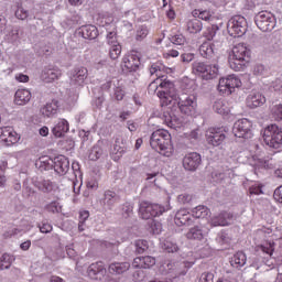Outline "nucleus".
Listing matches in <instances>:
<instances>
[{"label":"nucleus","instance_id":"obj_46","mask_svg":"<svg viewBox=\"0 0 282 282\" xmlns=\"http://www.w3.org/2000/svg\"><path fill=\"white\" fill-rule=\"evenodd\" d=\"M87 272L90 279H98V274L102 272V267L98 265V263H93L88 267Z\"/></svg>","mask_w":282,"mask_h":282},{"label":"nucleus","instance_id":"obj_43","mask_svg":"<svg viewBox=\"0 0 282 282\" xmlns=\"http://www.w3.org/2000/svg\"><path fill=\"white\" fill-rule=\"evenodd\" d=\"M134 248L137 254H144L149 250V241L142 239L135 240Z\"/></svg>","mask_w":282,"mask_h":282},{"label":"nucleus","instance_id":"obj_47","mask_svg":"<svg viewBox=\"0 0 282 282\" xmlns=\"http://www.w3.org/2000/svg\"><path fill=\"white\" fill-rule=\"evenodd\" d=\"M102 153H104V151L100 149V147L95 145L90 150V153H89L88 158L93 162H96V160H100V158H102Z\"/></svg>","mask_w":282,"mask_h":282},{"label":"nucleus","instance_id":"obj_25","mask_svg":"<svg viewBox=\"0 0 282 282\" xmlns=\"http://www.w3.org/2000/svg\"><path fill=\"white\" fill-rule=\"evenodd\" d=\"M67 131H69V122H67L65 119H59L52 129V133L55 135V138H63Z\"/></svg>","mask_w":282,"mask_h":282},{"label":"nucleus","instance_id":"obj_5","mask_svg":"<svg viewBox=\"0 0 282 282\" xmlns=\"http://www.w3.org/2000/svg\"><path fill=\"white\" fill-rule=\"evenodd\" d=\"M228 34L235 39L243 36L248 32V22L241 15L232 17L227 23Z\"/></svg>","mask_w":282,"mask_h":282},{"label":"nucleus","instance_id":"obj_4","mask_svg":"<svg viewBox=\"0 0 282 282\" xmlns=\"http://www.w3.org/2000/svg\"><path fill=\"white\" fill-rule=\"evenodd\" d=\"M169 208L161 206L160 204H151L149 202H141L139 206V215L141 219H153V217H160L164 215Z\"/></svg>","mask_w":282,"mask_h":282},{"label":"nucleus","instance_id":"obj_15","mask_svg":"<svg viewBox=\"0 0 282 282\" xmlns=\"http://www.w3.org/2000/svg\"><path fill=\"white\" fill-rule=\"evenodd\" d=\"M174 221L176 226H193V215L186 209L176 212Z\"/></svg>","mask_w":282,"mask_h":282},{"label":"nucleus","instance_id":"obj_44","mask_svg":"<svg viewBox=\"0 0 282 282\" xmlns=\"http://www.w3.org/2000/svg\"><path fill=\"white\" fill-rule=\"evenodd\" d=\"M272 118L276 120V122H281L282 120V104L273 105L270 109Z\"/></svg>","mask_w":282,"mask_h":282},{"label":"nucleus","instance_id":"obj_48","mask_svg":"<svg viewBox=\"0 0 282 282\" xmlns=\"http://www.w3.org/2000/svg\"><path fill=\"white\" fill-rule=\"evenodd\" d=\"M21 140V137L17 131L11 130V133L8 135L7 140L4 141L7 147H12V144H17Z\"/></svg>","mask_w":282,"mask_h":282},{"label":"nucleus","instance_id":"obj_3","mask_svg":"<svg viewBox=\"0 0 282 282\" xmlns=\"http://www.w3.org/2000/svg\"><path fill=\"white\" fill-rule=\"evenodd\" d=\"M263 140L270 149H281L282 129L276 124H270L263 130Z\"/></svg>","mask_w":282,"mask_h":282},{"label":"nucleus","instance_id":"obj_6","mask_svg":"<svg viewBox=\"0 0 282 282\" xmlns=\"http://www.w3.org/2000/svg\"><path fill=\"white\" fill-rule=\"evenodd\" d=\"M254 23L261 32H272V30L276 28V18L271 12L260 11L254 17Z\"/></svg>","mask_w":282,"mask_h":282},{"label":"nucleus","instance_id":"obj_41","mask_svg":"<svg viewBox=\"0 0 282 282\" xmlns=\"http://www.w3.org/2000/svg\"><path fill=\"white\" fill-rule=\"evenodd\" d=\"M256 252H263L264 254L272 257V253L274 252V242H265L264 245L257 246Z\"/></svg>","mask_w":282,"mask_h":282},{"label":"nucleus","instance_id":"obj_13","mask_svg":"<svg viewBox=\"0 0 282 282\" xmlns=\"http://www.w3.org/2000/svg\"><path fill=\"white\" fill-rule=\"evenodd\" d=\"M195 107H197V98H195V96L193 95L184 96L178 100V109L182 113H185L186 116H189Z\"/></svg>","mask_w":282,"mask_h":282},{"label":"nucleus","instance_id":"obj_23","mask_svg":"<svg viewBox=\"0 0 282 282\" xmlns=\"http://www.w3.org/2000/svg\"><path fill=\"white\" fill-rule=\"evenodd\" d=\"M219 76V64H207L205 66V72L203 73V77H200L203 80H214V78H217Z\"/></svg>","mask_w":282,"mask_h":282},{"label":"nucleus","instance_id":"obj_1","mask_svg":"<svg viewBox=\"0 0 282 282\" xmlns=\"http://www.w3.org/2000/svg\"><path fill=\"white\" fill-rule=\"evenodd\" d=\"M150 74L151 76L155 74V76L161 80L159 87H161L162 90H159L156 96L163 100V105H171V102L177 98V93H175V84H173V82L169 79L166 75H162V70L156 64H153L150 67Z\"/></svg>","mask_w":282,"mask_h":282},{"label":"nucleus","instance_id":"obj_10","mask_svg":"<svg viewBox=\"0 0 282 282\" xmlns=\"http://www.w3.org/2000/svg\"><path fill=\"white\" fill-rule=\"evenodd\" d=\"M140 56L137 54H130L122 58L121 69L126 74H129V72H138V69H140Z\"/></svg>","mask_w":282,"mask_h":282},{"label":"nucleus","instance_id":"obj_38","mask_svg":"<svg viewBox=\"0 0 282 282\" xmlns=\"http://www.w3.org/2000/svg\"><path fill=\"white\" fill-rule=\"evenodd\" d=\"M39 191L42 193H52L56 188V184L50 180H43L37 184Z\"/></svg>","mask_w":282,"mask_h":282},{"label":"nucleus","instance_id":"obj_18","mask_svg":"<svg viewBox=\"0 0 282 282\" xmlns=\"http://www.w3.org/2000/svg\"><path fill=\"white\" fill-rule=\"evenodd\" d=\"M232 55L234 58H241L242 61H247L250 63V50L248 48V46H246V44L243 43H239L236 44L232 47Z\"/></svg>","mask_w":282,"mask_h":282},{"label":"nucleus","instance_id":"obj_61","mask_svg":"<svg viewBox=\"0 0 282 282\" xmlns=\"http://www.w3.org/2000/svg\"><path fill=\"white\" fill-rule=\"evenodd\" d=\"M39 229H40V232L47 235L52 232L53 227L48 223H42V225H39Z\"/></svg>","mask_w":282,"mask_h":282},{"label":"nucleus","instance_id":"obj_33","mask_svg":"<svg viewBox=\"0 0 282 282\" xmlns=\"http://www.w3.org/2000/svg\"><path fill=\"white\" fill-rule=\"evenodd\" d=\"M186 239L202 241V239H204V231L199 228V226H195L187 231Z\"/></svg>","mask_w":282,"mask_h":282},{"label":"nucleus","instance_id":"obj_64","mask_svg":"<svg viewBox=\"0 0 282 282\" xmlns=\"http://www.w3.org/2000/svg\"><path fill=\"white\" fill-rule=\"evenodd\" d=\"M115 98H116V100H123L124 90H122V88H120V87L115 88Z\"/></svg>","mask_w":282,"mask_h":282},{"label":"nucleus","instance_id":"obj_32","mask_svg":"<svg viewBox=\"0 0 282 282\" xmlns=\"http://www.w3.org/2000/svg\"><path fill=\"white\" fill-rule=\"evenodd\" d=\"M202 30H204V24L199 19L194 18L187 22V32H189V34H199Z\"/></svg>","mask_w":282,"mask_h":282},{"label":"nucleus","instance_id":"obj_28","mask_svg":"<svg viewBox=\"0 0 282 282\" xmlns=\"http://www.w3.org/2000/svg\"><path fill=\"white\" fill-rule=\"evenodd\" d=\"M248 63L250 62L232 55L229 56V67L230 69H234V72H243L246 67H248Z\"/></svg>","mask_w":282,"mask_h":282},{"label":"nucleus","instance_id":"obj_56","mask_svg":"<svg viewBox=\"0 0 282 282\" xmlns=\"http://www.w3.org/2000/svg\"><path fill=\"white\" fill-rule=\"evenodd\" d=\"M148 35H149V30L147 29V26H140L137 30L135 40L137 41H144V39H147Z\"/></svg>","mask_w":282,"mask_h":282},{"label":"nucleus","instance_id":"obj_14","mask_svg":"<svg viewBox=\"0 0 282 282\" xmlns=\"http://www.w3.org/2000/svg\"><path fill=\"white\" fill-rule=\"evenodd\" d=\"M53 169L57 175H67L69 171V159L65 155L55 156Z\"/></svg>","mask_w":282,"mask_h":282},{"label":"nucleus","instance_id":"obj_50","mask_svg":"<svg viewBox=\"0 0 282 282\" xmlns=\"http://www.w3.org/2000/svg\"><path fill=\"white\" fill-rule=\"evenodd\" d=\"M120 54H122V46H120V44H113L109 51L110 58L116 61Z\"/></svg>","mask_w":282,"mask_h":282},{"label":"nucleus","instance_id":"obj_57","mask_svg":"<svg viewBox=\"0 0 282 282\" xmlns=\"http://www.w3.org/2000/svg\"><path fill=\"white\" fill-rule=\"evenodd\" d=\"M12 128L10 127H1L0 128V142H6L8 140V137L12 132Z\"/></svg>","mask_w":282,"mask_h":282},{"label":"nucleus","instance_id":"obj_20","mask_svg":"<svg viewBox=\"0 0 282 282\" xmlns=\"http://www.w3.org/2000/svg\"><path fill=\"white\" fill-rule=\"evenodd\" d=\"M61 69L54 67H45L42 70L41 78L44 83H54V80H58V77L62 76Z\"/></svg>","mask_w":282,"mask_h":282},{"label":"nucleus","instance_id":"obj_49","mask_svg":"<svg viewBox=\"0 0 282 282\" xmlns=\"http://www.w3.org/2000/svg\"><path fill=\"white\" fill-rule=\"evenodd\" d=\"M45 210H47V213L56 214L61 213V210H63V207L61 206V203L53 200L45 206Z\"/></svg>","mask_w":282,"mask_h":282},{"label":"nucleus","instance_id":"obj_19","mask_svg":"<svg viewBox=\"0 0 282 282\" xmlns=\"http://www.w3.org/2000/svg\"><path fill=\"white\" fill-rule=\"evenodd\" d=\"M132 265L134 268L149 270V269L153 268V265H155V258H153L151 256L138 257V258H134Z\"/></svg>","mask_w":282,"mask_h":282},{"label":"nucleus","instance_id":"obj_31","mask_svg":"<svg viewBox=\"0 0 282 282\" xmlns=\"http://www.w3.org/2000/svg\"><path fill=\"white\" fill-rule=\"evenodd\" d=\"M210 215V209L204 205L196 206L192 209V219H205Z\"/></svg>","mask_w":282,"mask_h":282},{"label":"nucleus","instance_id":"obj_37","mask_svg":"<svg viewBox=\"0 0 282 282\" xmlns=\"http://www.w3.org/2000/svg\"><path fill=\"white\" fill-rule=\"evenodd\" d=\"M213 109L216 113H219L220 116H228V113H230V108H228L226 101L224 100L215 101Z\"/></svg>","mask_w":282,"mask_h":282},{"label":"nucleus","instance_id":"obj_16","mask_svg":"<svg viewBox=\"0 0 282 282\" xmlns=\"http://www.w3.org/2000/svg\"><path fill=\"white\" fill-rule=\"evenodd\" d=\"M265 105V96L261 93H252L247 97V107L249 109H257Z\"/></svg>","mask_w":282,"mask_h":282},{"label":"nucleus","instance_id":"obj_22","mask_svg":"<svg viewBox=\"0 0 282 282\" xmlns=\"http://www.w3.org/2000/svg\"><path fill=\"white\" fill-rule=\"evenodd\" d=\"M232 221V214L223 212L218 216H214L210 220L212 226H229Z\"/></svg>","mask_w":282,"mask_h":282},{"label":"nucleus","instance_id":"obj_59","mask_svg":"<svg viewBox=\"0 0 282 282\" xmlns=\"http://www.w3.org/2000/svg\"><path fill=\"white\" fill-rule=\"evenodd\" d=\"M171 43H173L174 45H184V43H186V39L182 34L174 35L171 37Z\"/></svg>","mask_w":282,"mask_h":282},{"label":"nucleus","instance_id":"obj_39","mask_svg":"<svg viewBox=\"0 0 282 282\" xmlns=\"http://www.w3.org/2000/svg\"><path fill=\"white\" fill-rule=\"evenodd\" d=\"M39 162L42 171H52V169H54V159H51L50 156H42Z\"/></svg>","mask_w":282,"mask_h":282},{"label":"nucleus","instance_id":"obj_42","mask_svg":"<svg viewBox=\"0 0 282 282\" xmlns=\"http://www.w3.org/2000/svg\"><path fill=\"white\" fill-rule=\"evenodd\" d=\"M14 258L8 253H3L0 258V270H10Z\"/></svg>","mask_w":282,"mask_h":282},{"label":"nucleus","instance_id":"obj_58","mask_svg":"<svg viewBox=\"0 0 282 282\" xmlns=\"http://www.w3.org/2000/svg\"><path fill=\"white\" fill-rule=\"evenodd\" d=\"M180 204H191L193 202V195L184 193L177 196Z\"/></svg>","mask_w":282,"mask_h":282},{"label":"nucleus","instance_id":"obj_2","mask_svg":"<svg viewBox=\"0 0 282 282\" xmlns=\"http://www.w3.org/2000/svg\"><path fill=\"white\" fill-rule=\"evenodd\" d=\"M150 145L154 151L164 158L173 155V144H171V133L164 129L154 131L150 137Z\"/></svg>","mask_w":282,"mask_h":282},{"label":"nucleus","instance_id":"obj_54","mask_svg":"<svg viewBox=\"0 0 282 282\" xmlns=\"http://www.w3.org/2000/svg\"><path fill=\"white\" fill-rule=\"evenodd\" d=\"M150 231L152 232V235H160V232H162V223L158 220H151Z\"/></svg>","mask_w":282,"mask_h":282},{"label":"nucleus","instance_id":"obj_12","mask_svg":"<svg viewBox=\"0 0 282 282\" xmlns=\"http://www.w3.org/2000/svg\"><path fill=\"white\" fill-rule=\"evenodd\" d=\"M206 140L208 144H212V147H220V144H224V141L226 140V133L224 132V129L213 128L207 132Z\"/></svg>","mask_w":282,"mask_h":282},{"label":"nucleus","instance_id":"obj_7","mask_svg":"<svg viewBox=\"0 0 282 282\" xmlns=\"http://www.w3.org/2000/svg\"><path fill=\"white\" fill-rule=\"evenodd\" d=\"M232 133L236 138L250 140L252 138V121L249 119H239L234 123Z\"/></svg>","mask_w":282,"mask_h":282},{"label":"nucleus","instance_id":"obj_53","mask_svg":"<svg viewBox=\"0 0 282 282\" xmlns=\"http://www.w3.org/2000/svg\"><path fill=\"white\" fill-rule=\"evenodd\" d=\"M217 30H219L217 25H212L207 28V31L204 33V36L207 39V41H213V39H215V36L217 35Z\"/></svg>","mask_w":282,"mask_h":282},{"label":"nucleus","instance_id":"obj_24","mask_svg":"<svg viewBox=\"0 0 282 282\" xmlns=\"http://www.w3.org/2000/svg\"><path fill=\"white\" fill-rule=\"evenodd\" d=\"M131 268L129 262H112L108 267L109 274H124Z\"/></svg>","mask_w":282,"mask_h":282},{"label":"nucleus","instance_id":"obj_11","mask_svg":"<svg viewBox=\"0 0 282 282\" xmlns=\"http://www.w3.org/2000/svg\"><path fill=\"white\" fill-rule=\"evenodd\" d=\"M87 76H89V70L86 67H76L70 72V85L75 87H83L85 80H87Z\"/></svg>","mask_w":282,"mask_h":282},{"label":"nucleus","instance_id":"obj_34","mask_svg":"<svg viewBox=\"0 0 282 282\" xmlns=\"http://www.w3.org/2000/svg\"><path fill=\"white\" fill-rule=\"evenodd\" d=\"M4 34V39L9 41V43H17L19 41V28L15 26H7V31Z\"/></svg>","mask_w":282,"mask_h":282},{"label":"nucleus","instance_id":"obj_62","mask_svg":"<svg viewBox=\"0 0 282 282\" xmlns=\"http://www.w3.org/2000/svg\"><path fill=\"white\" fill-rule=\"evenodd\" d=\"M273 198L275 199V202L282 204V185L275 188L273 193Z\"/></svg>","mask_w":282,"mask_h":282},{"label":"nucleus","instance_id":"obj_9","mask_svg":"<svg viewBox=\"0 0 282 282\" xmlns=\"http://www.w3.org/2000/svg\"><path fill=\"white\" fill-rule=\"evenodd\" d=\"M202 166V154L189 152L183 158V169L195 173Z\"/></svg>","mask_w":282,"mask_h":282},{"label":"nucleus","instance_id":"obj_51","mask_svg":"<svg viewBox=\"0 0 282 282\" xmlns=\"http://www.w3.org/2000/svg\"><path fill=\"white\" fill-rule=\"evenodd\" d=\"M163 250H165V252H177L180 250V247L177 246V243L173 242V241H164L163 246H162Z\"/></svg>","mask_w":282,"mask_h":282},{"label":"nucleus","instance_id":"obj_40","mask_svg":"<svg viewBox=\"0 0 282 282\" xmlns=\"http://www.w3.org/2000/svg\"><path fill=\"white\" fill-rule=\"evenodd\" d=\"M192 17L194 19H202V21H210V17L213 15L208 10L195 9L192 11Z\"/></svg>","mask_w":282,"mask_h":282},{"label":"nucleus","instance_id":"obj_52","mask_svg":"<svg viewBox=\"0 0 282 282\" xmlns=\"http://www.w3.org/2000/svg\"><path fill=\"white\" fill-rule=\"evenodd\" d=\"M212 180L213 182H216V184H221V182L226 180V173L215 170L212 172Z\"/></svg>","mask_w":282,"mask_h":282},{"label":"nucleus","instance_id":"obj_60","mask_svg":"<svg viewBox=\"0 0 282 282\" xmlns=\"http://www.w3.org/2000/svg\"><path fill=\"white\" fill-rule=\"evenodd\" d=\"M214 279H215V274L210 272H204L199 278V282H213Z\"/></svg>","mask_w":282,"mask_h":282},{"label":"nucleus","instance_id":"obj_27","mask_svg":"<svg viewBox=\"0 0 282 282\" xmlns=\"http://www.w3.org/2000/svg\"><path fill=\"white\" fill-rule=\"evenodd\" d=\"M32 99V93H30V90L28 89H18L15 91V96H14V102L15 105H28V102H30V100Z\"/></svg>","mask_w":282,"mask_h":282},{"label":"nucleus","instance_id":"obj_36","mask_svg":"<svg viewBox=\"0 0 282 282\" xmlns=\"http://www.w3.org/2000/svg\"><path fill=\"white\" fill-rule=\"evenodd\" d=\"M208 63L195 61L192 64V73L195 76H198V78H202L204 76V72H206V65Z\"/></svg>","mask_w":282,"mask_h":282},{"label":"nucleus","instance_id":"obj_17","mask_svg":"<svg viewBox=\"0 0 282 282\" xmlns=\"http://www.w3.org/2000/svg\"><path fill=\"white\" fill-rule=\"evenodd\" d=\"M58 107H59L58 100L53 99L52 101L47 102L40 109V113L44 118H54V116L58 113Z\"/></svg>","mask_w":282,"mask_h":282},{"label":"nucleus","instance_id":"obj_8","mask_svg":"<svg viewBox=\"0 0 282 282\" xmlns=\"http://www.w3.org/2000/svg\"><path fill=\"white\" fill-rule=\"evenodd\" d=\"M239 87H241V79L235 75H229L227 78L219 79L218 91L224 96H230Z\"/></svg>","mask_w":282,"mask_h":282},{"label":"nucleus","instance_id":"obj_29","mask_svg":"<svg viewBox=\"0 0 282 282\" xmlns=\"http://www.w3.org/2000/svg\"><path fill=\"white\" fill-rule=\"evenodd\" d=\"M246 261H248L246 253L238 251L234 257H231L230 265L231 268H236V270H241V268L246 265Z\"/></svg>","mask_w":282,"mask_h":282},{"label":"nucleus","instance_id":"obj_55","mask_svg":"<svg viewBox=\"0 0 282 282\" xmlns=\"http://www.w3.org/2000/svg\"><path fill=\"white\" fill-rule=\"evenodd\" d=\"M15 17L20 21H25V19H28L30 17V12L28 10H25L23 7H18V9L15 11Z\"/></svg>","mask_w":282,"mask_h":282},{"label":"nucleus","instance_id":"obj_35","mask_svg":"<svg viewBox=\"0 0 282 282\" xmlns=\"http://www.w3.org/2000/svg\"><path fill=\"white\" fill-rule=\"evenodd\" d=\"M128 149L129 147H127V143H124V139L118 138L115 141L113 152L119 154L117 158H122L123 153H127Z\"/></svg>","mask_w":282,"mask_h":282},{"label":"nucleus","instance_id":"obj_30","mask_svg":"<svg viewBox=\"0 0 282 282\" xmlns=\"http://www.w3.org/2000/svg\"><path fill=\"white\" fill-rule=\"evenodd\" d=\"M199 54L203 58L207 61H213L215 58V50L213 48V44L205 42L199 46Z\"/></svg>","mask_w":282,"mask_h":282},{"label":"nucleus","instance_id":"obj_45","mask_svg":"<svg viewBox=\"0 0 282 282\" xmlns=\"http://www.w3.org/2000/svg\"><path fill=\"white\" fill-rule=\"evenodd\" d=\"M121 217H123V219L133 217V205L131 203H126L122 205Z\"/></svg>","mask_w":282,"mask_h":282},{"label":"nucleus","instance_id":"obj_21","mask_svg":"<svg viewBox=\"0 0 282 282\" xmlns=\"http://www.w3.org/2000/svg\"><path fill=\"white\" fill-rule=\"evenodd\" d=\"M120 202V196L113 191L107 189L104 193V208H107L108 210H111L116 204Z\"/></svg>","mask_w":282,"mask_h":282},{"label":"nucleus","instance_id":"obj_63","mask_svg":"<svg viewBox=\"0 0 282 282\" xmlns=\"http://www.w3.org/2000/svg\"><path fill=\"white\" fill-rule=\"evenodd\" d=\"M218 241L219 243H230V237H228V234L221 231L218 235Z\"/></svg>","mask_w":282,"mask_h":282},{"label":"nucleus","instance_id":"obj_26","mask_svg":"<svg viewBox=\"0 0 282 282\" xmlns=\"http://www.w3.org/2000/svg\"><path fill=\"white\" fill-rule=\"evenodd\" d=\"M79 30V34H82L83 39H87L88 41H94V39H98V29L96 28V25H84Z\"/></svg>","mask_w":282,"mask_h":282}]
</instances>
